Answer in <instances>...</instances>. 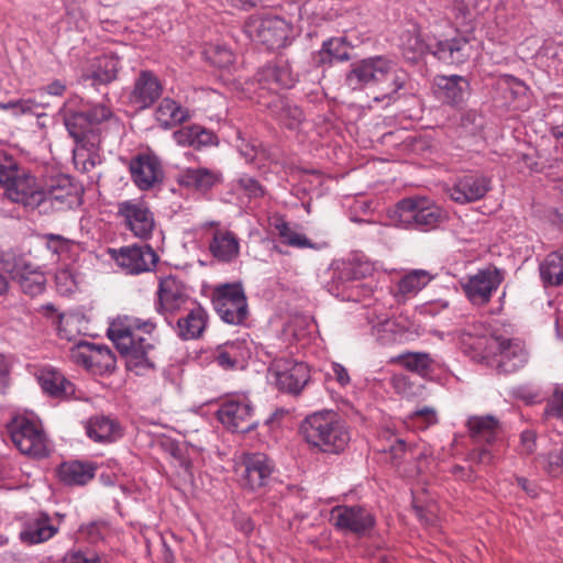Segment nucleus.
<instances>
[{
	"instance_id": "obj_1",
	"label": "nucleus",
	"mask_w": 563,
	"mask_h": 563,
	"mask_svg": "<svg viewBox=\"0 0 563 563\" xmlns=\"http://www.w3.org/2000/svg\"><path fill=\"white\" fill-rule=\"evenodd\" d=\"M157 324L153 319L124 317L114 320L108 329L109 339L125 360V367L135 375H145L155 371V345L145 338L135 334L140 330L151 334Z\"/></svg>"
},
{
	"instance_id": "obj_2",
	"label": "nucleus",
	"mask_w": 563,
	"mask_h": 563,
	"mask_svg": "<svg viewBox=\"0 0 563 563\" xmlns=\"http://www.w3.org/2000/svg\"><path fill=\"white\" fill-rule=\"evenodd\" d=\"M407 79V73L398 69L396 63L384 55L353 63L346 75V82L353 90L379 87L380 97L376 96L375 100L393 98L406 86Z\"/></svg>"
},
{
	"instance_id": "obj_3",
	"label": "nucleus",
	"mask_w": 563,
	"mask_h": 563,
	"mask_svg": "<svg viewBox=\"0 0 563 563\" xmlns=\"http://www.w3.org/2000/svg\"><path fill=\"white\" fill-rule=\"evenodd\" d=\"M305 441L327 454L342 453L350 442V432L338 413L318 411L305 418L300 426Z\"/></svg>"
},
{
	"instance_id": "obj_4",
	"label": "nucleus",
	"mask_w": 563,
	"mask_h": 563,
	"mask_svg": "<svg viewBox=\"0 0 563 563\" xmlns=\"http://www.w3.org/2000/svg\"><path fill=\"white\" fill-rule=\"evenodd\" d=\"M64 124L76 145L92 151L100 144V125L112 117L106 104H93L81 110L62 109Z\"/></svg>"
},
{
	"instance_id": "obj_5",
	"label": "nucleus",
	"mask_w": 563,
	"mask_h": 563,
	"mask_svg": "<svg viewBox=\"0 0 563 563\" xmlns=\"http://www.w3.org/2000/svg\"><path fill=\"white\" fill-rule=\"evenodd\" d=\"M0 185L3 187V196L14 203H20L27 209H37L42 201V185L36 178L13 161L5 157L0 163Z\"/></svg>"
},
{
	"instance_id": "obj_6",
	"label": "nucleus",
	"mask_w": 563,
	"mask_h": 563,
	"mask_svg": "<svg viewBox=\"0 0 563 563\" xmlns=\"http://www.w3.org/2000/svg\"><path fill=\"white\" fill-rule=\"evenodd\" d=\"M5 427L13 444L22 454L37 459L48 455V439L38 420L16 415Z\"/></svg>"
},
{
	"instance_id": "obj_7",
	"label": "nucleus",
	"mask_w": 563,
	"mask_h": 563,
	"mask_svg": "<svg viewBox=\"0 0 563 563\" xmlns=\"http://www.w3.org/2000/svg\"><path fill=\"white\" fill-rule=\"evenodd\" d=\"M394 221L405 229L430 231L443 220L441 209L424 198H406L394 210Z\"/></svg>"
},
{
	"instance_id": "obj_8",
	"label": "nucleus",
	"mask_w": 563,
	"mask_h": 563,
	"mask_svg": "<svg viewBox=\"0 0 563 563\" xmlns=\"http://www.w3.org/2000/svg\"><path fill=\"white\" fill-rule=\"evenodd\" d=\"M212 306L219 318L231 325H243L249 318L247 298L241 283H227L214 287Z\"/></svg>"
},
{
	"instance_id": "obj_9",
	"label": "nucleus",
	"mask_w": 563,
	"mask_h": 563,
	"mask_svg": "<svg viewBox=\"0 0 563 563\" xmlns=\"http://www.w3.org/2000/svg\"><path fill=\"white\" fill-rule=\"evenodd\" d=\"M470 437L474 448L467 453L466 460L476 465H492L495 454L489 446L496 441L499 432V422L493 416H474L467 420Z\"/></svg>"
},
{
	"instance_id": "obj_10",
	"label": "nucleus",
	"mask_w": 563,
	"mask_h": 563,
	"mask_svg": "<svg viewBox=\"0 0 563 563\" xmlns=\"http://www.w3.org/2000/svg\"><path fill=\"white\" fill-rule=\"evenodd\" d=\"M504 282V272L496 266L488 265L468 274L460 280L465 298L473 307H486Z\"/></svg>"
},
{
	"instance_id": "obj_11",
	"label": "nucleus",
	"mask_w": 563,
	"mask_h": 563,
	"mask_svg": "<svg viewBox=\"0 0 563 563\" xmlns=\"http://www.w3.org/2000/svg\"><path fill=\"white\" fill-rule=\"evenodd\" d=\"M244 32L250 40L267 49H277L286 45L291 26L285 19L276 15L251 16L245 22Z\"/></svg>"
},
{
	"instance_id": "obj_12",
	"label": "nucleus",
	"mask_w": 563,
	"mask_h": 563,
	"mask_svg": "<svg viewBox=\"0 0 563 563\" xmlns=\"http://www.w3.org/2000/svg\"><path fill=\"white\" fill-rule=\"evenodd\" d=\"M489 350L492 351L490 365L498 374L516 373L529 361V352L520 339L493 336Z\"/></svg>"
},
{
	"instance_id": "obj_13",
	"label": "nucleus",
	"mask_w": 563,
	"mask_h": 563,
	"mask_svg": "<svg viewBox=\"0 0 563 563\" xmlns=\"http://www.w3.org/2000/svg\"><path fill=\"white\" fill-rule=\"evenodd\" d=\"M110 257L128 275L154 272L159 261L158 254L150 244L134 243L109 250Z\"/></svg>"
},
{
	"instance_id": "obj_14",
	"label": "nucleus",
	"mask_w": 563,
	"mask_h": 563,
	"mask_svg": "<svg viewBox=\"0 0 563 563\" xmlns=\"http://www.w3.org/2000/svg\"><path fill=\"white\" fill-rule=\"evenodd\" d=\"M40 213L73 209L80 203L76 187L68 177L51 178L42 185Z\"/></svg>"
},
{
	"instance_id": "obj_15",
	"label": "nucleus",
	"mask_w": 563,
	"mask_h": 563,
	"mask_svg": "<svg viewBox=\"0 0 563 563\" xmlns=\"http://www.w3.org/2000/svg\"><path fill=\"white\" fill-rule=\"evenodd\" d=\"M330 522L344 533L363 537L376 523L375 516L361 505H338L330 511Z\"/></svg>"
},
{
	"instance_id": "obj_16",
	"label": "nucleus",
	"mask_w": 563,
	"mask_h": 563,
	"mask_svg": "<svg viewBox=\"0 0 563 563\" xmlns=\"http://www.w3.org/2000/svg\"><path fill=\"white\" fill-rule=\"evenodd\" d=\"M118 217L134 236L147 240L155 228L154 213L142 199H129L118 203Z\"/></svg>"
},
{
	"instance_id": "obj_17",
	"label": "nucleus",
	"mask_w": 563,
	"mask_h": 563,
	"mask_svg": "<svg viewBox=\"0 0 563 563\" xmlns=\"http://www.w3.org/2000/svg\"><path fill=\"white\" fill-rule=\"evenodd\" d=\"M156 296L155 310L165 318L168 324H172L170 316L188 308V305L191 306L194 301L190 299L186 286L172 275L159 279Z\"/></svg>"
},
{
	"instance_id": "obj_18",
	"label": "nucleus",
	"mask_w": 563,
	"mask_h": 563,
	"mask_svg": "<svg viewBox=\"0 0 563 563\" xmlns=\"http://www.w3.org/2000/svg\"><path fill=\"white\" fill-rule=\"evenodd\" d=\"M254 408L245 398L223 401L217 410L218 420L230 431L246 433L257 427Z\"/></svg>"
},
{
	"instance_id": "obj_19",
	"label": "nucleus",
	"mask_w": 563,
	"mask_h": 563,
	"mask_svg": "<svg viewBox=\"0 0 563 563\" xmlns=\"http://www.w3.org/2000/svg\"><path fill=\"white\" fill-rule=\"evenodd\" d=\"M269 373L275 379L276 387L284 393L298 395L309 380V368L302 362L290 358L275 360Z\"/></svg>"
},
{
	"instance_id": "obj_20",
	"label": "nucleus",
	"mask_w": 563,
	"mask_h": 563,
	"mask_svg": "<svg viewBox=\"0 0 563 563\" xmlns=\"http://www.w3.org/2000/svg\"><path fill=\"white\" fill-rule=\"evenodd\" d=\"M70 357L93 373L112 372L115 367V356L106 344L81 340L70 349Z\"/></svg>"
},
{
	"instance_id": "obj_21",
	"label": "nucleus",
	"mask_w": 563,
	"mask_h": 563,
	"mask_svg": "<svg viewBox=\"0 0 563 563\" xmlns=\"http://www.w3.org/2000/svg\"><path fill=\"white\" fill-rule=\"evenodd\" d=\"M131 179L140 190H150L164 180V168L159 158L153 154L141 153L129 164Z\"/></svg>"
},
{
	"instance_id": "obj_22",
	"label": "nucleus",
	"mask_w": 563,
	"mask_h": 563,
	"mask_svg": "<svg viewBox=\"0 0 563 563\" xmlns=\"http://www.w3.org/2000/svg\"><path fill=\"white\" fill-rule=\"evenodd\" d=\"M492 189V180L482 174H466L459 176L448 186L450 198L460 205L481 200Z\"/></svg>"
},
{
	"instance_id": "obj_23",
	"label": "nucleus",
	"mask_w": 563,
	"mask_h": 563,
	"mask_svg": "<svg viewBox=\"0 0 563 563\" xmlns=\"http://www.w3.org/2000/svg\"><path fill=\"white\" fill-rule=\"evenodd\" d=\"M242 465V485L251 490L266 486L275 471L274 461L262 452L244 453Z\"/></svg>"
},
{
	"instance_id": "obj_24",
	"label": "nucleus",
	"mask_w": 563,
	"mask_h": 563,
	"mask_svg": "<svg viewBox=\"0 0 563 563\" xmlns=\"http://www.w3.org/2000/svg\"><path fill=\"white\" fill-rule=\"evenodd\" d=\"M58 530L59 527L53 523L51 516L40 511L22 521L19 540L26 545L40 544L52 539Z\"/></svg>"
},
{
	"instance_id": "obj_25",
	"label": "nucleus",
	"mask_w": 563,
	"mask_h": 563,
	"mask_svg": "<svg viewBox=\"0 0 563 563\" xmlns=\"http://www.w3.org/2000/svg\"><path fill=\"white\" fill-rule=\"evenodd\" d=\"M256 80L262 88L277 91L292 88L297 75L292 73L288 60L278 58L261 67L256 73Z\"/></svg>"
},
{
	"instance_id": "obj_26",
	"label": "nucleus",
	"mask_w": 563,
	"mask_h": 563,
	"mask_svg": "<svg viewBox=\"0 0 563 563\" xmlns=\"http://www.w3.org/2000/svg\"><path fill=\"white\" fill-rule=\"evenodd\" d=\"M186 313L179 317L172 328L176 335L183 341H191L200 339L209 322L207 310L197 301H192L191 306L186 308Z\"/></svg>"
},
{
	"instance_id": "obj_27",
	"label": "nucleus",
	"mask_w": 563,
	"mask_h": 563,
	"mask_svg": "<svg viewBox=\"0 0 563 563\" xmlns=\"http://www.w3.org/2000/svg\"><path fill=\"white\" fill-rule=\"evenodd\" d=\"M431 55L448 65H460L470 59L473 47L466 36L438 40L432 37Z\"/></svg>"
},
{
	"instance_id": "obj_28",
	"label": "nucleus",
	"mask_w": 563,
	"mask_h": 563,
	"mask_svg": "<svg viewBox=\"0 0 563 563\" xmlns=\"http://www.w3.org/2000/svg\"><path fill=\"white\" fill-rule=\"evenodd\" d=\"M163 85L151 70H141L134 79L130 102L139 109L152 107L162 96Z\"/></svg>"
},
{
	"instance_id": "obj_29",
	"label": "nucleus",
	"mask_w": 563,
	"mask_h": 563,
	"mask_svg": "<svg viewBox=\"0 0 563 563\" xmlns=\"http://www.w3.org/2000/svg\"><path fill=\"white\" fill-rule=\"evenodd\" d=\"M212 235L208 244L210 254L221 263H232L240 255V240L236 234L230 230L219 227V223L211 222Z\"/></svg>"
},
{
	"instance_id": "obj_30",
	"label": "nucleus",
	"mask_w": 563,
	"mask_h": 563,
	"mask_svg": "<svg viewBox=\"0 0 563 563\" xmlns=\"http://www.w3.org/2000/svg\"><path fill=\"white\" fill-rule=\"evenodd\" d=\"M468 80L459 75L437 76L433 81L435 97L448 104L460 106L468 93Z\"/></svg>"
},
{
	"instance_id": "obj_31",
	"label": "nucleus",
	"mask_w": 563,
	"mask_h": 563,
	"mask_svg": "<svg viewBox=\"0 0 563 563\" xmlns=\"http://www.w3.org/2000/svg\"><path fill=\"white\" fill-rule=\"evenodd\" d=\"M222 181V173L207 167H189L178 176L181 187L206 194Z\"/></svg>"
},
{
	"instance_id": "obj_32",
	"label": "nucleus",
	"mask_w": 563,
	"mask_h": 563,
	"mask_svg": "<svg viewBox=\"0 0 563 563\" xmlns=\"http://www.w3.org/2000/svg\"><path fill=\"white\" fill-rule=\"evenodd\" d=\"M250 357V349L246 341H228L216 347L212 353L213 362L223 369H234Z\"/></svg>"
},
{
	"instance_id": "obj_33",
	"label": "nucleus",
	"mask_w": 563,
	"mask_h": 563,
	"mask_svg": "<svg viewBox=\"0 0 563 563\" xmlns=\"http://www.w3.org/2000/svg\"><path fill=\"white\" fill-rule=\"evenodd\" d=\"M38 383L43 391L52 398L69 400L75 396V385L55 368H44L38 375Z\"/></svg>"
},
{
	"instance_id": "obj_34",
	"label": "nucleus",
	"mask_w": 563,
	"mask_h": 563,
	"mask_svg": "<svg viewBox=\"0 0 563 563\" xmlns=\"http://www.w3.org/2000/svg\"><path fill=\"white\" fill-rule=\"evenodd\" d=\"M120 59L113 55H102L92 62L90 68L84 74L85 81L90 80L93 88L100 85H109L117 80L120 70Z\"/></svg>"
},
{
	"instance_id": "obj_35",
	"label": "nucleus",
	"mask_w": 563,
	"mask_h": 563,
	"mask_svg": "<svg viewBox=\"0 0 563 563\" xmlns=\"http://www.w3.org/2000/svg\"><path fill=\"white\" fill-rule=\"evenodd\" d=\"M97 466L90 462L67 461L57 467V476L66 486H84L96 475Z\"/></svg>"
},
{
	"instance_id": "obj_36",
	"label": "nucleus",
	"mask_w": 563,
	"mask_h": 563,
	"mask_svg": "<svg viewBox=\"0 0 563 563\" xmlns=\"http://www.w3.org/2000/svg\"><path fill=\"white\" fill-rule=\"evenodd\" d=\"M267 107L271 114L289 130L297 129L305 119L303 111L282 96H276Z\"/></svg>"
},
{
	"instance_id": "obj_37",
	"label": "nucleus",
	"mask_w": 563,
	"mask_h": 563,
	"mask_svg": "<svg viewBox=\"0 0 563 563\" xmlns=\"http://www.w3.org/2000/svg\"><path fill=\"white\" fill-rule=\"evenodd\" d=\"M432 37L422 36L418 26L404 31L400 35V47L404 56L409 60H417L419 57L431 54Z\"/></svg>"
},
{
	"instance_id": "obj_38",
	"label": "nucleus",
	"mask_w": 563,
	"mask_h": 563,
	"mask_svg": "<svg viewBox=\"0 0 563 563\" xmlns=\"http://www.w3.org/2000/svg\"><path fill=\"white\" fill-rule=\"evenodd\" d=\"M86 433L98 443H110L122 435L119 422L106 416L91 417L87 422Z\"/></svg>"
},
{
	"instance_id": "obj_39",
	"label": "nucleus",
	"mask_w": 563,
	"mask_h": 563,
	"mask_svg": "<svg viewBox=\"0 0 563 563\" xmlns=\"http://www.w3.org/2000/svg\"><path fill=\"white\" fill-rule=\"evenodd\" d=\"M174 141L180 146H189L200 150L203 146L216 143V135L200 125L181 128L173 133Z\"/></svg>"
},
{
	"instance_id": "obj_40",
	"label": "nucleus",
	"mask_w": 563,
	"mask_h": 563,
	"mask_svg": "<svg viewBox=\"0 0 563 563\" xmlns=\"http://www.w3.org/2000/svg\"><path fill=\"white\" fill-rule=\"evenodd\" d=\"M539 271L545 287L563 285V247L549 253L541 262Z\"/></svg>"
},
{
	"instance_id": "obj_41",
	"label": "nucleus",
	"mask_w": 563,
	"mask_h": 563,
	"mask_svg": "<svg viewBox=\"0 0 563 563\" xmlns=\"http://www.w3.org/2000/svg\"><path fill=\"white\" fill-rule=\"evenodd\" d=\"M155 118L159 125L169 129L188 119V111L170 98H165L155 111Z\"/></svg>"
},
{
	"instance_id": "obj_42",
	"label": "nucleus",
	"mask_w": 563,
	"mask_h": 563,
	"mask_svg": "<svg viewBox=\"0 0 563 563\" xmlns=\"http://www.w3.org/2000/svg\"><path fill=\"white\" fill-rule=\"evenodd\" d=\"M396 362L409 372L422 377L433 372L434 360L427 352H406L399 354Z\"/></svg>"
},
{
	"instance_id": "obj_43",
	"label": "nucleus",
	"mask_w": 563,
	"mask_h": 563,
	"mask_svg": "<svg viewBox=\"0 0 563 563\" xmlns=\"http://www.w3.org/2000/svg\"><path fill=\"white\" fill-rule=\"evenodd\" d=\"M432 279L433 275H431L430 272L426 269H412L398 282V294L402 296H415Z\"/></svg>"
},
{
	"instance_id": "obj_44",
	"label": "nucleus",
	"mask_w": 563,
	"mask_h": 563,
	"mask_svg": "<svg viewBox=\"0 0 563 563\" xmlns=\"http://www.w3.org/2000/svg\"><path fill=\"white\" fill-rule=\"evenodd\" d=\"M15 278L18 279L22 292L30 297H36L43 294L46 288L45 274L32 266Z\"/></svg>"
},
{
	"instance_id": "obj_45",
	"label": "nucleus",
	"mask_w": 563,
	"mask_h": 563,
	"mask_svg": "<svg viewBox=\"0 0 563 563\" xmlns=\"http://www.w3.org/2000/svg\"><path fill=\"white\" fill-rule=\"evenodd\" d=\"M282 243L296 249H316V243L311 242L305 234L298 232L288 222L280 220L275 223Z\"/></svg>"
},
{
	"instance_id": "obj_46",
	"label": "nucleus",
	"mask_w": 563,
	"mask_h": 563,
	"mask_svg": "<svg viewBox=\"0 0 563 563\" xmlns=\"http://www.w3.org/2000/svg\"><path fill=\"white\" fill-rule=\"evenodd\" d=\"M47 103L37 98H21L10 100L8 102H0V109L4 111H12L14 115L23 114H37L38 109L46 108Z\"/></svg>"
},
{
	"instance_id": "obj_47",
	"label": "nucleus",
	"mask_w": 563,
	"mask_h": 563,
	"mask_svg": "<svg viewBox=\"0 0 563 563\" xmlns=\"http://www.w3.org/2000/svg\"><path fill=\"white\" fill-rule=\"evenodd\" d=\"M543 470L551 476L563 473V440L555 443L547 453L540 454Z\"/></svg>"
},
{
	"instance_id": "obj_48",
	"label": "nucleus",
	"mask_w": 563,
	"mask_h": 563,
	"mask_svg": "<svg viewBox=\"0 0 563 563\" xmlns=\"http://www.w3.org/2000/svg\"><path fill=\"white\" fill-rule=\"evenodd\" d=\"M0 264L3 269L11 274L13 278L18 277L32 265L25 260L23 254L12 249L0 253Z\"/></svg>"
},
{
	"instance_id": "obj_49",
	"label": "nucleus",
	"mask_w": 563,
	"mask_h": 563,
	"mask_svg": "<svg viewBox=\"0 0 563 563\" xmlns=\"http://www.w3.org/2000/svg\"><path fill=\"white\" fill-rule=\"evenodd\" d=\"M545 419L563 420V383L554 384L543 410Z\"/></svg>"
},
{
	"instance_id": "obj_50",
	"label": "nucleus",
	"mask_w": 563,
	"mask_h": 563,
	"mask_svg": "<svg viewBox=\"0 0 563 563\" xmlns=\"http://www.w3.org/2000/svg\"><path fill=\"white\" fill-rule=\"evenodd\" d=\"M43 239L46 242L47 250L58 257L66 256L71 253L74 249L78 247V243L76 241L69 240L59 234L47 233L43 235Z\"/></svg>"
},
{
	"instance_id": "obj_51",
	"label": "nucleus",
	"mask_w": 563,
	"mask_h": 563,
	"mask_svg": "<svg viewBox=\"0 0 563 563\" xmlns=\"http://www.w3.org/2000/svg\"><path fill=\"white\" fill-rule=\"evenodd\" d=\"M235 188L250 200L261 199L266 195L265 187L255 177L244 174L235 180Z\"/></svg>"
},
{
	"instance_id": "obj_52",
	"label": "nucleus",
	"mask_w": 563,
	"mask_h": 563,
	"mask_svg": "<svg viewBox=\"0 0 563 563\" xmlns=\"http://www.w3.org/2000/svg\"><path fill=\"white\" fill-rule=\"evenodd\" d=\"M207 56L211 64L219 68H227L234 62V54L223 45L212 46L207 51Z\"/></svg>"
},
{
	"instance_id": "obj_53",
	"label": "nucleus",
	"mask_w": 563,
	"mask_h": 563,
	"mask_svg": "<svg viewBox=\"0 0 563 563\" xmlns=\"http://www.w3.org/2000/svg\"><path fill=\"white\" fill-rule=\"evenodd\" d=\"M323 43L329 55L334 59V62H345L350 59L345 37H331Z\"/></svg>"
},
{
	"instance_id": "obj_54",
	"label": "nucleus",
	"mask_w": 563,
	"mask_h": 563,
	"mask_svg": "<svg viewBox=\"0 0 563 563\" xmlns=\"http://www.w3.org/2000/svg\"><path fill=\"white\" fill-rule=\"evenodd\" d=\"M409 419L417 424L420 429H427L430 426L438 423V415L434 408L424 406L412 411Z\"/></svg>"
},
{
	"instance_id": "obj_55",
	"label": "nucleus",
	"mask_w": 563,
	"mask_h": 563,
	"mask_svg": "<svg viewBox=\"0 0 563 563\" xmlns=\"http://www.w3.org/2000/svg\"><path fill=\"white\" fill-rule=\"evenodd\" d=\"M57 290L62 295H68L75 291L77 283L75 276L68 268L58 269L55 275Z\"/></svg>"
},
{
	"instance_id": "obj_56",
	"label": "nucleus",
	"mask_w": 563,
	"mask_h": 563,
	"mask_svg": "<svg viewBox=\"0 0 563 563\" xmlns=\"http://www.w3.org/2000/svg\"><path fill=\"white\" fill-rule=\"evenodd\" d=\"M514 396L531 405L538 402L541 398L540 390L531 385H521L514 389Z\"/></svg>"
},
{
	"instance_id": "obj_57",
	"label": "nucleus",
	"mask_w": 563,
	"mask_h": 563,
	"mask_svg": "<svg viewBox=\"0 0 563 563\" xmlns=\"http://www.w3.org/2000/svg\"><path fill=\"white\" fill-rule=\"evenodd\" d=\"M64 563H101L92 552L73 551L65 555Z\"/></svg>"
},
{
	"instance_id": "obj_58",
	"label": "nucleus",
	"mask_w": 563,
	"mask_h": 563,
	"mask_svg": "<svg viewBox=\"0 0 563 563\" xmlns=\"http://www.w3.org/2000/svg\"><path fill=\"white\" fill-rule=\"evenodd\" d=\"M537 433L531 429H527L520 433L521 453L531 454L537 448Z\"/></svg>"
},
{
	"instance_id": "obj_59",
	"label": "nucleus",
	"mask_w": 563,
	"mask_h": 563,
	"mask_svg": "<svg viewBox=\"0 0 563 563\" xmlns=\"http://www.w3.org/2000/svg\"><path fill=\"white\" fill-rule=\"evenodd\" d=\"M500 87H508L515 97L523 95L527 90L526 85L511 75H506L499 80Z\"/></svg>"
},
{
	"instance_id": "obj_60",
	"label": "nucleus",
	"mask_w": 563,
	"mask_h": 563,
	"mask_svg": "<svg viewBox=\"0 0 563 563\" xmlns=\"http://www.w3.org/2000/svg\"><path fill=\"white\" fill-rule=\"evenodd\" d=\"M65 91H66V85L62 80L56 79V80L52 81L51 84H48L47 86L38 89L37 95L40 97H43L45 93H47L51 96L60 97L65 93Z\"/></svg>"
},
{
	"instance_id": "obj_61",
	"label": "nucleus",
	"mask_w": 563,
	"mask_h": 563,
	"mask_svg": "<svg viewBox=\"0 0 563 563\" xmlns=\"http://www.w3.org/2000/svg\"><path fill=\"white\" fill-rule=\"evenodd\" d=\"M334 59L329 55L324 43H322V46L318 52L312 54V64L316 67L332 65Z\"/></svg>"
},
{
	"instance_id": "obj_62",
	"label": "nucleus",
	"mask_w": 563,
	"mask_h": 563,
	"mask_svg": "<svg viewBox=\"0 0 563 563\" xmlns=\"http://www.w3.org/2000/svg\"><path fill=\"white\" fill-rule=\"evenodd\" d=\"M38 311L46 318L52 320L53 324L62 322L64 316L59 313L53 303H45L38 308Z\"/></svg>"
},
{
	"instance_id": "obj_63",
	"label": "nucleus",
	"mask_w": 563,
	"mask_h": 563,
	"mask_svg": "<svg viewBox=\"0 0 563 563\" xmlns=\"http://www.w3.org/2000/svg\"><path fill=\"white\" fill-rule=\"evenodd\" d=\"M332 373L334 379L342 386H346L350 384V375L347 373V369L341 365L340 363H333L332 364Z\"/></svg>"
},
{
	"instance_id": "obj_64",
	"label": "nucleus",
	"mask_w": 563,
	"mask_h": 563,
	"mask_svg": "<svg viewBox=\"0 0 563 563\" xmlns=\"http://www.w3.org/2000/svg\"><path fill=\"white\" fill-rule=\"evenodd\" d=\"M407 445L402 439H397L395 444L390 445L389 453L394 461L401 460L406 453Z\"/></svg>"
}]
</instances>
